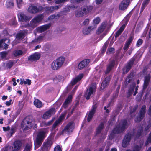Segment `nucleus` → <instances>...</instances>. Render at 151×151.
<instances>
[{"mask_svg":"<svg viewBox=\"0 0 151 151\" xmlns=\"http://www.w3.org/2000/svg\"><path fill=\"white\" fill-rule=\"evenodd\" d=\"M47 132V129L45 128L41 130L37 133L36 139L35 141V149L40 146L44 139L46 137V134Z\"/></svg>","mask_w":151,"mask_h":151,"instance_id":"nucleus-1","label":"nucleus"},{"mask_svg":"<svg viewBox=\"0 0 151 151\" xmlns=\"http://www.w3.org/2000/svg\"><path fill=\"white\" fill-rule=\"evenodd\" d=\"M127 126L126 121L124 120L119 125L117 126L113 130L112 132L109 135V139H112L113 138L114 134L122 132L126 128Z\"/></svg>","mask_w":151,"mask_h":151,"instance_id":"nucleus-2","label":"nucleus"},{"mask_svg":"<svg viewBox=\"0 0 151 151\" xmlns=\"http://www.w3.org/2000/svg\"><path fill=\"white\" fill-rule=\"evenodd\" d=\"M65 58L60 57L54 61L52 64L51 68L54 70H56L60 68L64 63Z\"/></svg>","mask_w":151,"mask_h":151,"instance_id":"nucleus-3","label":"nucleus"},{"mask_svg":"<svg viewBox=\"0 0 151 151\" xmlns=\"http://www.w3.org/2000/svg\"><path fill=\"white\" fill-rule=\"evenodd\" d=\"M65 58L60 57L54 61L52 64L51 68L54 70H56L60 68L64 63Z\"/></svg>","mask_w":151,"mask_h":151,"instance_id":"nucleus-4","label":"nucleus"},{"mask_svg":"<svg viewBox=\"0 0 151 151\" xmlns=\"http://www.w3.org/2000/svg\"><path fill=\"white\" fill-rule=\"evenodd\" d=\"M96 89V85L95 83H93L90 86L85 94V97L87 99H89L90 97L95 92Z\"/></svg>","mask_w":151,"mask_h":151,"instance_id":"nucleus-5","label":"nucleus"},{"mask_svg":"<svg viewBox=\"0 0 151 151\" xmlns=\"http://www.w3.org/2000/svg\"><path fill=\"white\" fill-rule=\"evenodd\" d=\"M33 126V122L31 120L27 118H26L22 121L21 127L24 130H27L31 128Z\"/></svg>","mask_w":151,"mask_h":151,"instance_id":"nucleus-6","label":"nucleus"},{"mask_svg":"<svg viewBox=\"0 0 151 151\" xmlns=\"http://www.w3.org/2000/svg\"><path fill=\"white\" fill-rule=\"evenodd\" d=\"M43 18V16L42 15L38 16L34 18L30 22V26L32 28H34L37 26Z\"/></svg>","mask_w":151,"mask_h":151,"instance_id":"nucleus-7","label":"nucleus"},{"mask_svg":"<svg viewBox=\"0 0 151 151\" xmlns=\"http://www.w3.org/2000/svg\"><path fill=\"white\" fill-rule=\"evenodd\" d=\"M43 9L41 6H39L37 8L34 5H31L30 6L28 9V12L31 13H35L41 11Z\"/></svg>","mask_w":151,"mask_h":151,"instance_id":"nucleus-8","label":"nucleus"},{"mask_svg":"<svg viewBox=\"0 0 151 151\" xmlns=\"http://www.w3.org/2000/svg\"><path fill=\"white\" fill-rule=\"evenodd\" d=\"M55 109L52 108L49 110L45 112L43 114L42 118L45 119H47L50 118L51 116L54 114L55 112Z\"/></svg>","mask_w":151,"mask_h":151,"instance_id":"nucleus-9","label":"nucleus"},{"mask_svg":"<svg viewBox=\"0 0 151 151\" xmlns=\"http://www.w3.org/2000/svg\"><path fill=\"white\" fill-rule=\"evenodd\" d=\"M19 21L21 22H26L29 20L31 17L27 16L23 13L20 12L18 15Z\"/></svg>","mask_w":151,"mask_h":151,"instance_id":"nucleus-10","label":"nucleus"},{"mask_svg":"<svg viewBox=\"0 0 151 151\" xmlns=\"http://www.w3.org/2000/svg\"><path fill=\"white\" fill-rule=\"evenodd\" d=\"M132 135L131 134H128L126 135L122 142V146L123 147H126L128 144Z\"/></svg>","mask_w":151,"mask_h":151,"instance_id":"nucleus-11","label":"nucleus"},{"mask_svg":"<svg viewBox=\"0 0 151 151\" xmlns=\"http://www.w3.org/2000/svg\"><path fill=\"white\" fill-rule=\"evenodd\" d=\"M74 124L73 122L68 123L63 130V132L69 133L72 132L73 129Z\"/></svg>","mask_w":151,"mask_h":151,"instance_id":"nucleus-12","label":"nucleus"},{"mask_svg":"<svg viewBox=\"0 0 151 151\" xmlns=\"http://www.w3.org/2000/svg\"><path fill=\"white\" fill-rule=\"evenodd\" d=\"M129 3V0H124L120 4L119 9L121 10H124L127 7Z\"/></svg>","mask_w":151,"mask_h":151,"instance_id":"nucleus-13","label":"nucleus"},{"mask_svg":"<svg viewBox=\"0 0 151 151\" xmlns=\"http://www.w3.org/2000/svg\"><path fill=\"white\" fill-rule=\"evenodd\" d=\"M22 144L21 142L19 141H16L14 142L12 147L13 151H18L21 148Z\"/></svg>","mask_w":151,"mask_h":151,"instance_id":"nucleus-14","label":"nucleus"},{"mask_svg":"<svg viewBox=\"0 0 151 151\" xmlns=\"http://www.w3.org/2000/svg\"><path fill=\"white\" fill-rule=\"evenodd\" d=\"M52 144V141L50 139L48 140L46 142L44 143L43 146L42 148V151H48Z\"/></svg>","mask_w":151,"mask_h":151,"instance_id":"nucleus-15","label":"nucleus"},{"mask_svg":"<svg viewBox=\"0 0 151 151\" xmlns=\"http://www.w3.org/2000/svg\"><path fill=\"white\" fill-rule=\"evenodd\" d=\"M27 33V31H22L18 33L17 35L15 40L13 41V43L19 40L23 39ZM19 42V41H18L17 43Z\"/></svg>","mask_w":151,"mask_h":151,"instance_id":"nucleus-16","label":"nucleus"},{"mask_svg":"<svg viewBox=\"0 0 151 151\" xmlns=\"http://www.w3.org/2000/svg\"><path fill=\"white\" fill-rule=\"evenodd\" d=\"M41 54L39 52H35L30 55L28 58L29 60L32 61H36L38 60L41 57Z\"/></svg>","mask_w":151,"mask_h":151,"instance_id":"nucleus-17","label":"nucleus"},{"mask_svg":"<svg viewBox=\"0 0 151 151\" xmlns=\"http://www.w3.org/2000/svg\"><path fill=\"white\" fill-rule=\"evenodd\" d=\"M111 79L110 76L106 77L102 82L100 88L101 90H103L109 84V81Z\"/></svg>","mask_w":151,"mask_h":151,"instance_id":"nucleus-18","label":"nucleus"},{"mask_svg":"<svg viewBox=\"0 0 151 151\" xmlns=\"http://www.w3.org/2000/svg\"><path fill=\"white\" fill-rule=\"evenodd\" d=\"M90 62L89 59L84 60L81 62L79 64L78 68L80 69H81L84 68L86 66L89 64Z\"/></svg>","mask_w":151,"mask_h":151,"instance_id":"nucleus-19","label":"nucleus"},{"mask_svg":"<svg viewBox=\"0 0 151 151\" xmlns=\"http://www.w3.org/2000/svg\"><path fill=\"white\" fill-rule=\"evenodd\" d=\"M107 24V23L106 22H103L100 27L98 28L96 32L97 34H100L103 32L106 28Z\"/></svg>","mask_w":151,"mask_h":151,"instance_id":"nucleus-20","label":"nucleus"},{"mask_svg":"<svg viewBox=\"0 0 151 151\" xmlns=\"http://www.w3.org/2000/svg\"><path fill=\"white\" fill-rule=\"evenodd\" d=\"M151 78V76L150 74H148L145 77L144 82L143 86V89H146L147 87Z\"/></svg>","mask_w":151,"mask_h":151,"instance_id":"nucleus-21","label":"nucleus"},{"mask_svg":"<svg viewBox=\"0 0 151 151\" xmlns=\"http://www.w3.org/2000/svg\"><path fill=\"white\" fill-rule=\"evenodd\" d=\"M96 105H93L92 107L91 110L90 111L89 114L87 118V121L88 122H90L92 119V118L94 114L96 111Z\"/></svg>","mask_w":151,"mask_h":151,"instance_id":"nucleus-22","label":"nucleus"},{"mask_svg":"<svg viewBox=\"0 0 151 151\" xmlns=\"http://www.w3.org/2000/svg\"><path fill=\"white\" fill-rule=\"evenodd\" d=\"M83 76L84 75L83 73L79 74L74 78L71 81V84L72 85H73L75 84L76 83L80 81L82 78Z\"/></svg>","mask_w":151,"mask_h":151,"instance_id":"nucleus-23","label":"nucleus"},{"mask_svg":"<svg viewBox=\"0 0 151 151\" xmlns=\"http://www.w3.org/2000/svg\"><path fill=\"white\" fill-rule=\"evenodd\" d=\"M50 26V24H49L40 26L37 28V31L42 32L49 29Z\"/></svg>","mask_w":151,"mask_h":151,"instance_id":"nucleus-24","label":"nucleus"},{"mask_svg":"<svg viewBox=\"0 0 151 151\" xmlns=\"http://www.w3.org/2000/svg\"><path fill=\"white\" fill-rule=\"evenodd\" d=\"M65 114V113L62 114L58 119L55 122L53 125V128H55L60 123L61 121L64 118Z\"/></svg>","mask_w":151,"mask_h":151,"instance_id":"nucleus-25","label":"nucleus"},{"mask_svg":"<svg viewBox=\"0 0 151 151\" xmlns=\"http://www.w3.org/2000/svg\"><path fill=\"white\" fill-rule=\"evenodd\" d=\"M133 37L132 36H130L127 41L124 47V50H127L129 48L131 43L132 41Z\"/></svg>","mask_w":151,"mask_h":151,"instance_id":"nucleus-26","label":"nucleus"},{"mask_svg":"<svg viewBox=\"0 0 151 151\" xmlns=\"http://www.w3.org/2000/svg\"><path fill=\"white\" fill-rule=\"evenodd\" d=\"M44 36L43 35H41L39 36L37 38H36L33 40L31 42V44H36L41 42L43 39Z\"/></svg>","mask_w":151,"mask_h":151,"instance_id":"nucleus-27","label":"nucleus"},{"mask_svg":"<svg viewBox=\"0 0 151 151\" xmlns=\"http://www.w3.org/2000/svg\"><path fill=\"white\" fill-rule=\"evenodd\" d=\"M92 9L91 6H85L83 7L81 10L83 11V14H87L90 12Z\"/></svg>","mask_w":151,"mask_h":151,"instance_id":"nucleus-28","label":"nucleus"},{"mask_svg":"<svg viewBox=\"0 0 151 151\" xmlns=\"http://www.w3.org/2000/svg\"><path fill=\"white\" fill-rule=\"evenodd\" d=\"M59 8L58 6H51V7H46L45 8V10L49 12H51L55 10L58 9Z\"/></svg>","mask_w":151,"mask_h":151,"instance_id":"nucleus-29","label":"nucleus"},{"mask_svg":"<svg viewBox=\"0 0 151 151\" xmlns=\"http://www.w3.org/2000/svg\"><path fill=\"white\" fill-rule=\"evenodd\" d=\"M34 104L37 108H40L42 106V104L41 102L37 99H35L34 102Z\"/></svg>","mask_w":151,"mask_h":151,"instance_id":"nucleus-30","label":"nucleus"},{"mask_svg":"<svg viewBox=\"0 0 151 151\" xmlns=\"http://www.w3.org/2000/svg\"><path fill=\"white\" fill-rule=\"evenodd\" d=\"M125 27V24H123L122 26V27H121V28H120L119 30H118L116 33V34L115 35V37H117L120 35L121 33L124 29Z\"/></svg>","mask_w":151,"mask_h":151,"instance_id":"nucleus-31","label":"nucleus"},{"mask_svg":"<svg viewBox=\"0 0 151 151\" xmlns=\"http://www.w3.org/2000/svg\"><path fill=\"white\" fill-rule=\"evenodd\" d=\"M135 84L133 83L132 86L131 87L130 89L129 90V93H131L133 92L134 89H135V92L134 94V95H135L136 93H137V87L136 86L135 88Z\"/></svg>","mask_w":151,"mask_h":151,"instance_id":"nucleus-32","label":"nucleus"},{"mask_svg":"<svg viewBox=\"0 0 151 151\" xmlns=\"http://www.w3.org/2000/svg\"><path fill=\"white\" fill-rule=\"evenodd\" d=\"M6 40H7V39H6L4 40H1L0 41V48L3 47L5 49H6L8 45L5 43Z\"/></svg>","mask_w":151,"mask_h":151,"instance_id":"nucleus-33","label":"nucleus"},{"mask_svg":"<svg viewBox=\"0 0 151 151\" xmlns=\"http://www.w3.org/2000/svg\"><path fill=\"white\" fill-rule=\"evenodd\" d=\"M134 61V59H132L128 63L126 67V73L128 72L129 69L131 68Z\"/></svg>","mask_w":151,"mask_h":151,"instance_id":"nucleus-34","label":"nucleus"},{"mask_svg":"<svg viewBox=\"0 0 151 151\" xmlns=\"http://www.w3.org/2000/svg\"><path fill=\"white\" fill-rule=\"evenodd\" d=\"M114 61H112L108 66L106 70V73H108L111 70L114 65Z\"/></svg>","mask_w":151,"mask_h":151,"instance_id":"nucleus-35","label":"nucleus"},{"mask_svg":"<svg viewBox=\"0 0 151 151\" xmlns=\"http://www.w3.org/2000/svg\"><path fill=\"white\" fill-rule=\"evenodd\" d=\"M72 98V96L71 95L69 96L66 99L63 105L65 107H66L67 105L71 101Z\"/></svg>","mask_w":151,"mask_h":151,"instance_id":"nucleus-36","label":"nucleus"},{"mask_svg":"<svg viewBox=\"0 0 151 151\" xmlns=\"http://www.w3.org/2000/svg\"><path fill=\"white\" fill-rule=\"evenodd\" d=\"M104 127V124L103 123H101L98 127L96 130V134H99L101 132V129Z\"/></svg>","mask_w":151,"mask_h":151,"instance_id":"nucleus-37","label":"nucleus"},{"mask_svg":"<svg viewBox=\"0 0 151 151\" xmlns=\"http://www.w3.org/2000/svg\"><path fill=\"white\" fill-rule=\"evenodd\" d=\"M92 28V29H93L94 28L92 26L89 27L88 28H86L84 29L83 31V32L84 34L86 35L89 34L91 32V30H90V29Z\"/></svg>","mask_w":151,"mask_h":151,"instance_id":"nucleus-38","label":"nucleus"},{"mask_svg":"<svg viewBox=\"0 0 151 151\" xmlns=\"http://www.w3.org/2000/svg\"><path fill=\"white\" fill-rule=\"evenodd\" d=\"M6 5L8 8L13 7L14 6V3L13 1L12 0H8L6 2Z\"/></svg>","mask_w":151,"mask_h":151,"instance_id":"nucleus-39","label":"nucleus"},{"mask_svg":"<svg viewBox=\"0 0 151 151\" xmlns=\"http://www.w3.org/2000/svg\"><path fill=\"white\" fill-rule=\"evenodd\" d=\"M81 11V10H79L76 12H75V15L76 17H80L83 15V13Z\"/></svg>","mask_w":151,"mask_h":151,"instance_id":"nucleus-40","label":"nucleus"},{"mask_svg":"<svg viewBox=\"0 0 151 151\" xmlns=\"http://www.w3.org/2000/svg\"><path fill=\"white\" fill-rule=\"evenodd\" d=\"M32 146V144L30 143L27 144L23 151H30Z\"/></svg>","mask_w":151,"mask_h":151,"instance_id":"nucleus-41","label":"nucleus"},{"mask_svg":"<svg viewBox=\"0 0 151 151\" xmlns=\"http://www.w3.org/2000/svg\"><path fill=\"white\" fill-rule=\"evenodd\" d=\"M59 17V16L57 14V15H53L50 16L49 17L48 19L50 20H56Z\"/></svg>","mask_w":151,"mask_h":151,"instance_id":"nucleus-42","label":"nucleus"},{"mask_svg":"<svg viewBox=\"0 0 151 151\" xmlns=\"http://www.w3.org/2000/svg\"><path fill=\"white\" fill-rule=\"evenodd\" d=\"M150 1V0H145L144 1L143 3H142V12L145 8V7L148 4Z\"/></svg>","mask_w":151,"mask_h":151,"instance_id":"nucleus-43","label":"nucleus"},{"mask_svg":"<svg viewBox=\"0 0 151 151\" xmlns=\"http://www.w3.org/2000/svg\"><path fill=\"white\" fill-rule=\"evenodd\" d=\"M17 6L18 8H20L23 4V2L22 0H16Z\"/></svg>","mask_w":151,"mask_h":151,"instance_id":"nucleus-44","label":"nucleus"},{"mask_svg":"<svg viewBox=\"0 0 151 151\" xmlns=\"http://www.w3.org/2000/svg\"><path fill=\"white\" fill-rule=\"evenodd\" d=\"M23 53L22 51L20 50H17L14 52V54L15 56H18L21 55Z\"/></svg>","mask_w":151,"mask_h":151,"instance_id":"nucleus-45","label":"nucleus"},{"mask_svg":"<svg viewBox=\"0 0 151 151\" xmlns=\"http://www.w3.org/2000/svg\"><path fill=\"white\" fill-rule=\"evenodd\" d=\"M151 143V132L150 133L149 136L145 143V145L146 146L149 143Z\"/></svg>","mask_w":151,"mask_h":151,"instance_id":"nucleus-46","label":"nucleus"},{"mask_svg":"<svg viewBox=\"0 0 151 151\" xmlns=\"http://www.w3.org/2000/svg\"><path fill=\"white\" fill-rule=\"evenodd\" d=\"M130 16L128 14L127 15L124 19L123 20V22H124L125 23L124 24L125 25V26H126L129 20Z\"/></svg>","mask_w":151,"mask_h":151,"instance_id":"nucleus-47","label":"nucleus"},{"mask_svg":"<svg viewBox=\"0 0 151 151\" xmlns=\"http://www.w3.org/2000/svg\"><path fill=\"white\" fill-rule=\"evenodd\" d=\"M100 21V19L99 17H97L94 19L93 22L94 24H98Z\"/></svg>","mask_w":151,"mask_h":151,"instance_id":"nucleus-48","label":"nucleus"},{"mask_svg":"<svg viewBox=\"0 0 151 151\" xmlns=\"http://www.w3.org/2000/svg\"><path fill=\"white\" fill-rule=\"evenodd\" d=\"M1 58L3 59H6L7 55V53L5 52H1L0 54Z\"/></svg>","mask_w":151,"mask_h":151,"instance_id":"nucleus-49","label":"nucleus"},{"mask_svg":"<svg viewBox=\"0 0 151 151\" xmlns=\"http://www.w3.org/2000/svg\"><path fill=\"white\" fill-rule=\"evenodd\" d=\"M13 65V62H10L6 64V66L7 68H9L12 67Z\"/></svg>","mask_w":151,"mask_h":151,"instance_id":"nucleus-50","label":"nucleus"},{"mask_svg":"<svg viewBox=\"0 0 151 151\" xmlns=\"http://www.w3.org/2000/svg\"><path fill=\"white\" fill-rule=\"evenodd\" d=\"M142 119V113L140 112L139 116L135 119V121L136 122H139L141 121Z\"/></svg>","mask_w":151,"mask_h":151,"instance_id":"nucleus-51","label":"nucleus"},{"mask_svg":"<svg viewBox=\"0 0 151 151\" xmlns=\"http://www.w3.org/2000/svg\"><path fill=\"white\" fill-rule=\"evenodd\" d=\"M148 30V28L146 27L144 30L143 33L142 34V37H145Z\"/></svg>","mask_w":151,"mask_h":151,"instance_id":"nucleus-52","label":"nucleus"},{"mask_svg":"<svg viewBox=\"0 0 151 151\" xmlns=\"http://www.w3.org/2000/svg\"><path fill=\"white\" fill-rule=\"evenodd\" d=\"M31 83V81L28 79H26L24 81V84H27L28 85H30Z\"/></svg>","mask_w":151,"mask_h":151,"instance_id":"nucleus-53","label":"nucleus"},{"mask_svg":"<svg viewBox=\"0 0 151 151\" xmlns=\"http://www.w3.org/2000/svg\"><path fill=\"white\" fill-rule=\"evenodd\" d=\"M131 81H132V80H131V79L130 76H128L125 82L126 83H129Z\"/></svg>","mask_w":151,"mask_h":151,"instance_id":"nucleus-54","label":"nucleus"},{"mask_svg":"<svg viewBox=\"0 0 151 151\" xmlns=\"http://www.w3.org/2000/svg\"><path fill=\"white\" fill-rule=\"evenodd\" d=\"M13 103V102L12 99H10L9 101H7L5 104L7 106H9Z\"/></svg>","mask_w":151,"mask_h":151,"instance_id":"nucleus-55","label":"nucleus"},{"mask_svg":"<svg viewBox=\"0 0 151 151\" xmlns=\"http://www.w3.org/2000/svg\"><path fill=\"white\" fill-rule=\"evenodd\" d=\"M54 151H62L59 146H57L54 149Z\"/></svg>","mask_w":151,"mask_h":151,"instance_id":"nucleus-56","label":"nucleus"},{"mask_svg":"<svg viewBox=\"0 0 151 151\" xmlns=\"http://www.w3.org/2000/svg\"><path fill=\"white\" fill-rule=\"evenodd\" d=\"M142 44V40L139 39L137 42L136 45L137 46L139 47Z\"/></svg>","mask_w":151,"mask_h":151,"instance_id":"nucleus-57","label":"nucleus"},{"mask_svg":"<svg viewBox=\"0 0 151 151\" xmlns=\"http://www.w3.org/2000/svg\"><path fill=\"white\" fill-rule=\"evenodd\" d=\"M53 121V120H52L48 122L47 123L45 124V126H47L51 124Z\"/></svg>","mask_w":151,"mask_h":151,"instance_id":"nucleus-58","label":"nucleus"},{"mask_svg":"<svg viewBox=\"0 0 151 151\" xmlns=\"http://www.w3.org/2000/svg\"><path fill=\"white\" fill-rule=\"evenodd\" d=\"M89 22V20L88 19H86L83 22V24L84 25H86L88 24Z\"/></svg>","mask_w":151,"mask_h":151,"instance_id":"nucleus-59","label":"nucleus"},{"mask_svg":"<svg viewBox=\"0 0 151 151\" xmlns=\"http://www.w3.org/2000/svg\"><path fill=\"white\" fill-rule=\"evenodd\" d=\"M147 113L149 116H151V105L150 106V107L148 109Z\"/></svg>","mask_w":151,"mask_h":151,"instance_id":"nucleus-60","label":"nucleus"},{"mask_svg":"<svg viewBox=\"0 0 151 151\" xmlns=\"http://www.w3.org/2000/svg\"><path fill=\"white\" fill-rule=\"evenodd\" d=\"M67 0H57L56 1V3H61L63 2L66 1Z\"/></svg>","mask_w":151,"mask_h":151,"instance_id":"nucleus-61","label":"nucleus"},{"mask_svg":"<svg viewBox=\"0 0 151 151\" xmlns=\"http://www.w3.org/2000/svg\"><path fill=\"white\" fill-rule=\"evenodd\" d=\"M145 108L146 106L145 105L142 106V119L143 118V111H144Z\"/></svg>","mask_w":151,"mask_h":151,"instance_id":"nucleus-62","label":"nucleus"},{"mask_svg":"<svg viewBox=\"0 0 151 151\" xmlns=\"http://www.w3.org/2000/svg\"><path fill=\"white\" fill-rule=\"evenodd\" d=\"M12 81L13 82V85L14 86H16L17 85V83L15 81V79L14 78H13L12 79Z\"/></svg>","mask_w":151,"mask_h":151,"instance_id":"nucleus-63","label":"nucleus"},{"mask_svg":"<svg viewBox=\"0 0 151 151\" xmlns=\"http://www.w3.org/2000/svg\"><path fill=\"white\" fill-rule=\"evenodd\" d=\"M3 129L4 131H6L9 130L10 127H7L6 128L3 127Z\"/></svg>","mask_w":151,"mask_h":151,"instance_id":"nucleus-64","label":"nucleus"}]
</instances>
